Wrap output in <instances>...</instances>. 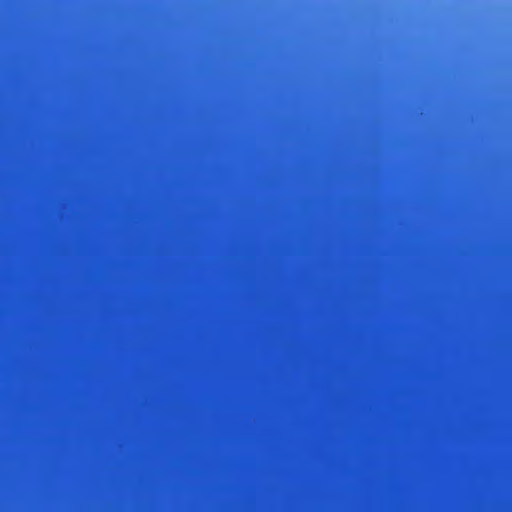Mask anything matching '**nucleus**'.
Wrapping results in <instances>:
<instances>
[{
  "label": "nucleus",
  "instance_id": "4",
  "mask_svg": "<svg viewBox=\"0 0 512 512\" xmlns=\"http://www.w3.org/2000/svg\"><path fill=\"white\" fill-rule=\"evenodd\" d=\"M65 229L68 230L69 229V226H65Z\"/></svg>",
  "mask_w": 512,
  "mask_h": 512
},
{
  "label": "nucleus",
  "instance_id": "9",
  "mask_svg": "<svg viewBox=\"0 0 512 512\" xmlns=\"http://www.w3.org/2000/svg\"><path fill=\"white\" fill-rule=\"evenodd\" d=\"M65 264H66V265H68V264H69V262H68V261H66V262H65Z\"/></svg>",
  "mask_w": 512,
  "mask_h": 512
},
{
  "label": "nucleus",
  "instance_id": "7",
  "mask_svg": "<svg viewBox=\"0 0 512 512\" xmlns=\"http://www.w3.org/2000/svg\"><path fill=\"white\" fill-rule=\"evenodd\" d=\"M65 492L68 493L69 492V489H65Z\"/></svg>",
  "mask_w": 512,
  "mask_h": 512
},
{
  "label": "nucleus",
  "instance_id": "10",
  "mask_svg": "<svg viewBox=\"0 0 512 512\" xmlns=\"http://www.w3.org/2000/svg\"><path fill=\"white\" fill-rule=\"evenodd\" d=\"M65 328H66V329H68V328H69V326H68V325H66V326H65Z\"/></svg>",
  "mask_w": 512,
  "mask_h": 512
},
{
  "label": "nucleus",
  "instance_id": "8",
  "mask_svg": "<svg viewBox=\"0 0 512 512\" xmlns=\"http://www.w3.org/2000/svg\"><path fill=\"white\" fill-rule=\"evenodd\" d=\"M65 79H66V80H68V79H69V77H68V76H66V77H65Z\"/></svg>",
  "mask_w": 512,
  "mask_h": 512
},
{
  "label": "nucleus",
  "instance_id": "2",
  "mask_svg": "<svg viewBox=\"0 0 512 512\" xmlns=\"http://www.w3.org/2000/svg\"><path fill=\"white\" fill-rule=\"evenodd\" d=\"M65 169H69V166H68V165H66V166H65Z\"/></svg>",
  "mask_w": 512,
  "mask_h": 512
},
{
  "label": "nucleus",
  "instance_id": "3",
  "mask_svg": "<svg viewBox=\"0 0 512 512\" xmlns=\"http://www.w3.org/2000/svg\"><path fill=\"white\" fill-rule=\"evenodd\" d=\"M65 205H69V202H68V201H66V202H65Z\"/></svg>",
  "mask_w": 512,
  "mask_h": 512
},
{
  "label": "nucleus",
  "instance_id": "11",
  "mask_svg": "<svg viewBox=\"0 0 512 512\" xmlns=\"http://www.w3.org/2000/svg\"><path fill=\"white\" fill-rule=\"evenodd\" d=\"M65 472H66V473H68V472H69V470H68V469H66V470H65Z\"/></svg>",
  "mask_w": 512,
  "mask_h": 512
},
{
  "label": "nucleus",
  "instance_id": "5",
  "mask_svg": "<svg viewBox=\"0 0 512 512\" xmlns=\"http://www.w3.org/2000/svg\"><path fill=\"white\" fill-rule=\"evenodd\" d=\"M65 253H69V250H68V249H66V250H65Z\"/></svg>",
  "mask_w": 512,
  "mask_h": 512
},
{
  "label": "nucleus",
  "instance_id": "1",
  "mask_svg": "<svg viewBox=\"0 0 512 512\" xmlns=\"http://www.w3.org/2000/svg\"><path fill=\"white\" fill-rule=\"evenodd\" d=\"M62 67L58 64L57 107V367H63V104Z\"/></svg>",
  "mask_w": 512,
  "mask_h": 512
},
{
  "label": "nucleus",
  "instance_id": "6",
  "mask_svg": "<svg viewBox=\"0 0 512 512\" xmlns=\"http://www.w3.org/2000/svg\"><path fill=\"white\" fill-rule=\"evenodd\" d=\"M65 440L68 441L69 440V437H65Z\"/></svg>",
  "mask_w": 512,
  "mask_h": 512
}]
</instances>
